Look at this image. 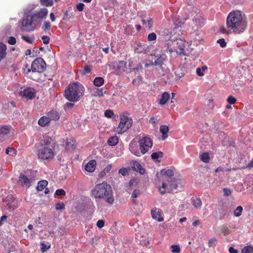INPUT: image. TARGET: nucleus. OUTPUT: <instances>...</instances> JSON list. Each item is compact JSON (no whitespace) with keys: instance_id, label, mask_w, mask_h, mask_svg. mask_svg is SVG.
<instances>
[{"instance_id":"f257e3e1","label":"nucleus","mask_w":253,"mask_h":253,"mask_svg":"<svg viewBox=\"0 0 253 253\" xmlns=\"http://www.w3.org/2000/svg\"><path fill=\"white\" fill-rule=\"evenodd\" d=\"M226 26L230 33L241 34L247 28V18L241 11H232L228 14L227 17Z\"/></svg>"},{"instance_id":"f03ea898","label":"nucleus","mask_w":253,"mask_h":253,"mask_svg":"<svg viewBox=\"0 0 253 253\" xmlns=\"http://www.w3.org/2000/svg\"><path fill=\"white\" fill-rule=\"evenodd\" d=\"M90 196L109 205H112L115 201L112 187L106 182L96 184L90 191Z\"/></svg>"},{"instance_id":"7ed1b4c3","label":"nucleus","mask_w":253,"mask_h":253,"mask_svg":"<svg viewBox=\"0 0 253 253\" xmlns=\"http://www.w3.org/2000/svg\"><path fill=\"white\" fill-rule=\"evenodd\" d=\"M51 138L48 136H44L43 139L37 146L36 153L38 158L41 161H50L53 159L55 154L53 147L50 145Z\"/></svg>"},{"instance_id":"20e7f679","label":"nucleus","mask_w":253,"mask_h":253,"mask_svg":"<svg viewBox=\"0 0 253 253\" xmlns=\"http://www.w3.org/2000/svg\"><path fill=\"white\" fill-rule=\"evenodd\" d=\"M84 89L83 85L79 82L70 84L65 90L66 98L71 102L78 101L84 94Z\"/></svg>"},{"instance_id":"39448f33","label":"nucleus","mask_w":253,"mask_h":253,"mask_svg":"<svg viewBox=\"0 0 253 253\" xmlns=\"http://www.w3.org/2000/svg\"><path fill=\"white\" fill-rule=\"evenodd\" d=\"M165 37L164 39L166 41H170L167 43V49L170 52H175L179 54L185 55L184 48L185 47V42L179 39L175 42L174 39H171V37L169 36L168 30H165L164 31Z\"/></svg>"},{"instance_id":"423d86ee","label":"nucleus","mask_w":253,"mask_h":253,"mask_svg":"<svg viewBox=\"0 0 253 253\" xmlns=\"http://www.w3.org/2000/svg\"><path fill=\"white\" fill-rule=\"evenodd\" d=\"M183 182L180 179H167L162 183V186L159 187V191L162 194L169 193L176 189L178 185L182 186Z\"/></svg>"},{"instance_id":"0eeeda50","label":"nucleus","mask_w":253,"mask_h":253,"mask_svg":"<svg viewBox=\"0 0 253 253\" xmlns=\"http://www.w3.org/2000/svg\"><path fill=\"white\" fill-rule=\"evenodd\" d=\"M132 124V120L130 118L126 116H122L121 117L120 122L115 131L118 134H122L128 130Z\"/></svg>"},{"instance_id":"6e6552de","label":"nucleus","mask_w":253,"mask_h":253,"mask_svg":"<svg viewBox=\"0 0 253 253\" xmlns=\"http://www.w3.org/2000/svg\"><path fill=\"white\" fill-rule=\"evenodd\" d=\"M28 12V11L25 10V13L26 16L22 19L21 22L22 30L26 32H31L34 30L37 24L34 22L32 19L31 15Z\"/></svg>"},{"instance_id":"1a4fd4ad","label":"nucleus","mask_w":253,"mask_h":253,"mask_svg":"<svg viewBox=\"0 0 253 253\" xmlns=\"http://www.w3.org/2000/svg\"><path fill=\"white\" fill-rule=\"evenodd\" d=\"M46 68V63L45 61L40 57L36 58L32 62L31 65V70L32 74L36 72L42 73Z\"/></svg>"},{"instance_id":"9d476101","label":"nucleus","mask_w":253,"mask_h":253,"mask_svg":"<svg viewBox=\"0 0 253 253\" xmlns=\"http://www.w3.org/2000/svg\"><path fill=\"white\" fill-rule=\"evenodd\" d=\"M153 146L152 140L148 136L142 138L139 141V149L142 155L146 154Z\"/></svg>"},{"instance_id":"9b49d317","label":"nucleus","mask_w":253,"mask_h":253,"mask_svg":"<svg viewBox=\"0 0 253 253\" xmlns=\"http://www.w3.org/2000/svg\"><path fill=\"white\" fill-rule=\"evenodd\" d=\"M48 10L46 8H42L30 14L32 19L37 24L46 19Z\"/></svg>"},{"instance_id":"f8f14e48","label":"nucleus","mask_w":253,"mask_h":253,"mask_svg":"<svg viewBox=\"0 0 253 253\" xmlns=\"http://www.w3.org/2000/svg\"><path fill=\"white\" fill-rule=\"evenodd\" d=\"M126 63L123 61H115L111 63L112 67L116 74H120L125 71Z\"/></svg>"},{"instance_id":"ddd939ff","label":"nucleus","mask_w":253,"mask_h":253,"mask_svg":"<svg viewBox=\"0 0 253 253\" xmlns=\"http://www.w3.org/2000/svg\"><path fill=\"white\" fill-rule=\"evenodd\" d=\"M36 91L35 89L30 87L25 88L20 92V95L26 99H32L35 96Z\"/></svg>"},{"instance_id":"4468645a","label":"nucleus","mask_w":253,"mask_h":253,"mask_svg":"<svg viewBox=\"0 0 253 253\" xmlns=\"http://www.w3.org/2000/svg\"><path fill=\"white\" fill-rule=\"evenodd\" d=\"M11 128V127L9 126H0V142L6 139Z\"/></svg>"},{"instance_id":"2eb2a0df","label":"nucleus","mask_w":253,"mask_h":253,"mask_svg":"<svg viewBox=\"0 0 253 253\" xmlns=\"http://www.w3.org/2000/svg\"><path fill=\"white\" fill-rule=\"evenodd\" d=\"M18 181L23 187L28 188L31 185L32 180L23 174H21Z\"/></svg>"},{"instance_id":"dca6fc26","label":"nucleus","mask_w":253,"mask_h":253,"mask_svg":"<svg viewBox=\"0 0 253 253\" xmlns=\"http://www.w3.org/2000/svg\"><path fill=\"white\" fill-rule=\"evenodd\" d=\"M129 149L131 153L133 155L140 157L142 155L141 150L138 148L137 142L135 141H131L129 145Z\"/></svg>"},{"instance_id":"f3484780","label":"nucleus","mask_w":253,"mask_h":253,"mask_svg":"<svg viewBox=\"0 0 253 253\" xmlns=\"http://www.w3.org/2000/svg\"><path fill=\"white\" fill-rule=\"evenodd\" d=\"M96 162L94 160H91L89 161L85 166V170L89 172H93L96 168Z\"/></svg>"},{"instance_id":"a211bd4d","label":"nucleus","mask_w":253,"mask_h":253,"mask_svg":"<svg viewBox=\"0 0 253 253\" xmlns=\"http://www.w3.org/2000/svg\"><path fill=\"white\" fill-rule=\"evenodd\" d=\"M156 57H157V59L154 62L155 66H162L167 59V56L164 53L158 55Z\"/></svg>"},{"instance_id":"6ab92c4d","label":"nucleus","mask_w":253,"mask_h":253,"mask_svg":"<svg viewBox=\"0 0 253 253\" xmlns=\"http://www.w3.org/2000/svg\"><path fill=\"white\" fill-rule=\"evenodd\" d=\"M159 174L158 173H157V177H159ZM160 175H163L164 176H167L165 179L167 180V179H172L170 177L173 175V171L171 169H163L161 170L160 173Z\"/></svg>"},{"instance_id":"aec40b11","label":"nucleus","mask_w":253,"mask_h":253,"mask_svg":"<svg viewBox=\"0 0 253 253\" xmlns=\"http://www.w3.org/2000/svg\"><path fill=\"white\" fill-rule=\"evenodd\" d=\"M90 92L92 95L98 97H102L104 96V94L106 93V91H103V88L96 87L92 88Z\"/></svg>"},{"instance_id":"412c9836","label":"nucleus","mask_w":253,"mask_h":253,"mask_svg":"<svg viewBox=\"0 0 253 253\" xmlns=\"http://www.w3.org/2000/svg\"><path fill=\"white\" fill-rule=\"evenodd\" d=\"M152 217L153 219L158 221H163V218L161 217L160 211L159 209H154L151 210V211Z\"/></svg>"},{"instance_id":"4be33fe9","label":"nucleus","mask_w":253,"mask_h":253,"mask_svg":"<svg viewBox=\"0 0 253 253\" xmlns=\"http://www.w3.org/2000/svg\"><path fill=\"white\" fill-rule=\"evenodd\" d=\"M147 46L140 42L138 43L134 48L135 53H140L146 51Z\"/></svg>"},{"instance_id":"5701e85b","label":"nucleus","mask_w":253,"mask_h":253,"mask_svg":"<svg viewBox=\"0 0 253 253\" xmlns=\"http://www.w3.org/2000/svg\"><path fill=\"white\" fill-rule=\"evenodd\" d=\"M6 45L0 42V62L6 57Z\"/></svg>"},{"instance_id":"b1692460","label":"nucleus","mask_w":253,"mask_h":253,"mask_svg":"<svg viewBox=\"0 0 253 253\" xmlns=\"http://www.w3.org/2000/svg\"><path fill=\"white\" fill-rule=\"evenodd\" d=\"M169 128L168 126L166 125H162L160 128V131L162 133V139L164 140L168 137V132H169Z\"/></svg>"},{"instance_id":"393cba45","label":"nucleus","mask_w":253,"mask_h":253,"mask_svg":"<svg viewBox=\"0 0 253 253\" xmlns=\"http://www.w3.org/2000/svg\"><path fill=\"white\" fill-rule=\"evenodd\" d=\"M132 169L139 172L140 174H143L145 173V169L142 168L141 165L137 162H134L132 164Z\"/></svg>"},{"instance_id":"a878e982","label":"nucleus","mask_w":253,"mask_h":253,"mask_svg":"<svg viewBox=\"0 0 253 253\" xmlns=\"http://www.w3.org/2000/svg\"><path fill=\"white\" fill-rule=\"evenodd\" d=\"M50 121L49 120V118L47 117V115L45 116H43L41 117L39 121L38 124L41 126H45L47 125H48L50 123Z\"/></svg>"},{"instance_id":"bb28decb","label":"nucleus","mask_w":253,"mask_h":253,"mask_svg":"<svg viewBox=\"0 0 253 253\" xmlns=\"http://www.w3.org/2000/svg\"><path fill=\"white\" fill-rule=\"evenodd\" d=\"M47 117L49 118L50 121H57L59 119V114L55 110H52L47 113Z\"/></svg>"},{"instance_id":"cd10ccee","label":"nucleus","mask_w":253,"mask_h":253,"mask_svg":"<svg viewBox=\"0 0 253 253\" xmlns=\"http://www.w3.org/2000/svg\"><path fill=\"white\" fill-rule=\"evenodd\" d=\"M191 203L192 204V205L197 209H201L202 205V202L201 200L199 198L197 197H193L191 199Z\"/></svg>"},{"instance_id":"c85d7f7f","label":"nucleus","mask_w":253,"mask_h":253,"mask_svg":"<svg viewBox=\"0 0 253 253\" xmlns=\"http://www.w3.org/2000/svg\"><path fill=\"white\" fill-rule=\"evenodd\" d=\"M170 98V94L167 92H165L163 93L162 95V97L160 100L159 103L160 104L163 105L166 104V103L168 101V100Z\"/></svg>"},{"instance_id":"c756f323","label":"nucleus","mask_w":253,"mask_h":253,"mask_svg":"<svg viewBox=\"0 0 253 253\" xmlns=\"http://www.w3.org/2000/svg\"><path fill=\"white\" fill-rule=\"evenodd\" d=\"M48 182L46 180H42L38 182L37 189L38 191H42L47 185Z\"/></svg>"},{"instance_id":"7c9ffc66","label":"nucleus","mask_w":253,"mask_h":253,"mask_svg":"<svg viewBox=\"0 0 253 253\" xmlns=\"http://www.w3.org/2000/svg\"><path fill=\"white\" fill-rule=\"evenodd\" d=\"M118 143V138L116 136H113L108 140V144L110 146H115Z\"/></svg>"},{"instance_id":"2f4dec72","label":"nucleus","mask_w":253,"mask_h":253,"mask_svg":"<svg viewBox=\"0 0 253 253\" xmlns=\"http://www.w3.org/2000/svg\"><path fill=\"white\" fill-rule=\"evenodd\" d=\"M104 83V79L102 77H96L94 79L93 84L96 86H100Z\"/></svg>"},{"instance_id":"473e14b6","label":"nucleus","mask_w":253,"mask_h":253,"mask_svg":"<svg viewBox=\"0 0 253 253\" xmlns=\"http://www.w3.org/2000/svg\"><path fill=\"white\" fill-rule=\"evenodd\" d=\"M6 154L11 156H15L17 154V150L12 147H7L5 150Z\"/></svg>"},{"instance_id":"72a5a7b5","label":"nucleus","mask_w":253,"mask_h":253,"mask_svg":"<svg viewBox=\"0 0 253 253\" xmlns=\"http://www.w3.org/2000/svg\"><path fill=\"white\" fill-rule=\"evenodd\" d=\"M242 211L243 208L242 206H239L233 211V213L235 216L239 217L241 215Z\"/></svg>"},{"instance_id":"f704fd0d","label":"nucleus","mask_w":253,"mask_h":253,"mask_svg":"<svg viewBox=\"0 0 253 253\" xmlns=\"http://www.w3.org/2000/svg\"><path fill=\"white\" fill-rule=\"evenodd\" d=\"M201 160L204 163H208L210 160L209 154L208 153H203L201 155Z\"/></svg>"},{"instance_id":"c9c22d12","label":"nucleus","mask_w":253,"mask_h":253,"mask_svg":"<svg viewBox=\"0 0 253 253\" xmlns=\"http://www.w3.org/2000/svg\"><path fill=\"white\" fill-rule=\"evenodd\" d=\"M22 39L29 43H32L34 42L35 38L34 36H22Z\"/></svg>"},{"instance_id":"e433bc0d","label":"nucleus","mask_w":253,"mask_h":253,"mask_svg":"<svg viewBox=\"0 0 253 253\" xmlns=\"http://www.w3.org/2000/svg\"><path fill=\"white\" fill-rule=\"evenodd\" d=\"M194 21L196 25L199 27H201L204 23V20L199 16H197V18L194 19Z\"/></svg>"},{"instance_id":"4c0bfd02","label":"nucleus","mask_w":253,"mask_h":253,"mask_svg":"<svg viewBox=\"0 0 253 253\" xmlns=\"http://www.w3.org/2000/svg\"><path fill=\"white\" fill-rule=\"evenodd\" d=\"M241 253H253V247L251 246L245 247L242 249Z\"/></svg>"},{"instance_id":"58836bf2","label":"nucleus","mask_w":253,"mask_h":253,"mask_svg":"<svg viewBox=\"0 0 253 253\" xmlns=\"http://www.w3.org/2000/svg\"><path fill=\"white\" fill-rule=\"evenodd\" d=\"M42 5L49 6L53 4V0H40Z\"/></svg>"},{"instance_id":"ea45409f","label":"nucleus","mask_w":253,"mask_h":253,"mask_svg":"<svg viewBox=\"0 0 253 253\" xmlns=\"http://www.w3.org/2000/svg\"><path fill=\"white\" fill-rule=\"evenodd\" d=\"M162 155L161 152H154L151 154V158L154 160H157L159 158L162 157Z\"/></svg>"},{"instance_id":"a19ab883","label":"nucleus","mask_w":253,"mask_h":253,"mask_svg":"<svg viewBox=\"0 0 253 253\" xmlns=\"http://www.w3.org/2000/svg\"><path fill=\"white\" fill-rule=\"evenodd\" d=\"M171 251L173 253H178L180 252V249L178 245H173L170 247Z\"/></svg>"},{"instance_id":"79ce46f5","label":"nucleus","mask_w":253,"mask_h":253,"mask_svg":"<svg viewBox=\"0 0 253 253\" xmlns=\"http://www.w3.org/2000/svg\"><path fill=\"white\" fill-rule=\"evenodd\" d=\"M51 25L49 22L45 21L44 22L42 26V29L44 31H47L50 29Z\"/></svg>"},{"instance_id":"37998d69","label":"nucleus","mask_w":253,"mask_h":253,"mask_svg":"<svg viewBox=\"0 0 253 253\" xmlns=\"http://www.w3.org/2000/svg\"><path fill=\"white\" fill-rule=\"evenodd\" d=\"M154 21L151 18H147V24H146V27L149 29H152Z\"/></svg>"},{"instance_id":"c03bdc74","label":"nucleus","mask_w":253,"mask_h":253,"mask_svg":"<svg viewBox=\"0 0 253 253\" xmlns=\"http://www.w3.org/2000/svg\"><path fill=\"white\" fill-rule=\"evenodd\" d=\"M157 36L154 33L149 34L147 37V40L149 42L154 41L156 40Z\"/></svg>"},{"instance_id":"a18cd8bd","label":"nucleus","mask_w":253,"mask_h":253,"mask_svg":"<svg viewBox=\"0 0 253 253\" xmlns=\"http://www.w3.org/2000/svg\"><path fill=\"white\" fill-rule=\"evenodd\" d=\"M160 119L158 117H152L149 120V123L154 125H156L159 121Z\"/></svg>"},{"instance_id":"49530a36","label":"nucleus","mask_w":253,"mask_h":253,"mask_svg":"<svg viewBox=\"0 0 253 253\" xmlns=\"http://www.w3.org/2000/svg\"><path fill=\"white\" fill-rule=\"evenodd\" d=\"M216 239L215 238H212L209 241L208 245L210 247H214L216 245Z\"/></svg>"},{"instance_id":"de8ad7c7","label":"nucleus","mask_w":253,"mask_h":253,"mask_svg":"<svg viewBox=\"0 0 253 253\" xmlns=\"http://www.w3.org/2000/svg\"><path fill=\"white\" fill-rule=\"evenodd\" d=\"M105 116L108 118H111L114 116V113L110 110H107L104 113Z\"/></svg>"},{"instance_id":"09e8293b","label":"nucleus","mask_w":253,"mask_h":253,"mask_svg":"<svg viewBox=\"0 0 253 253\" xmlns=\"http://www.w3.org/2000/svg\"><path fill=\"white\" fill-rule=\"evenodd\" d=\"M65 209V205L63 203L60 202L56 205L55 209L58 210H63Z\"/></svg>"},{"instance_id":"8fccbe9b","label":"nucleus","mask_w":253,"mask_h":253,"mask_svg":"<svg viewBox=\"0 0 253 253\" xmlns=\"http://www.w3.org/2000/svg\"><path fill=\"white\" fill-rule=\"evenodd\" d=\"M91 68L89 66H85L82 71V73L84 75L88 74L90 72Z\"/></svg>"},{"instance_id":"3c124183","label":"nucleus","mask_w":253,"mask_h":253,"mask_svg":"<svg viewBox=\"0 0 253 253\" xmlns=\"http://www.w3.org/2000/svg\"><path fill=\"white\" fill-rule=\"evenodd\" d=\"M7 42L10 45H14L16 42V40L14 37H10Z\"/></svg>"},{"instance_id":"603ef678","label":"nucleus","mask_w":253,"mask_h":253,"mask_svg":"<svg viewBox=\"0 0 253 253\" xmlns=\"http://www.w3.org/2000/svg\"><path fill=\"white\" fill-rule=\"evenodd\" d=\"M221 47H224L226 45V42L224 39H220L217 42Z\"/></svg>"},{"instance_id":"864d4df0","label":"nucleus","mask_w":253,"mask_h":253,"mask_svg":"<svg viewBox=\"0 0 253 253\" xmlns=\"http://www.w3.org/2000/svg\"><path fill=\"white\" fill-rule=\"evenodd\" d=\"M119 173L121 175L125 176L127 173V169L126 168H122V169H119Z\"/></svg>"},{"instance_id":"5fc2aeb1","label":"nucleus","mask_w":253,"mask_h":253,"mask_svg":"<svg viewBox=\"0 0 253 253\" xmlns=\"http://www.w3.org/2000/svg\"><path fill=\"white\" fill-rule=\"evenodd\" d=\"M65 191L63 189H57L55 191V195L58 196H64L65 195Z\"/></svg>"},{"instance_id":"6e6d98bb","label":"nucleus","mask_w":253,"mask_h":253,"mask_svg":"<svg viewBox=\"0 0 253 253\" xmlns=\"http://www.w3.org/2000/svg\"><path fill=\"white\" fill-rule=\"evenodd\" d=\"M236 99L235 97L230 96L227 98V101L229 104H233L236 102Z\"/></svg>"},{"instance_id":"4d7b16f0","label":"nucleus","mask_w":253,"mask_h":253,"mask_svg":"<svg viewBox=\"0 0 253 253\" xmlns=\"http://www.w3.org/2000/svg\"><path fill=\"white\" fill-rule=\"evenodd\" d=\"M42 39L44 44H48L49 42V38L47 36H43L42 37Z\"/></svg>"},{"instance_id":"13d9d810","label":"nucleus","mask_w":253,"mask_h":253,"mask_svg":"<svg viewBox=\"0 0 253 253\" xmlns=\"http://www.w3.org/2000/svg\"><path fill=\"white\" fill-rule=\"evenodd\" d=\"M104 223L105 222L103 220H99L97 222L96 225L98 228H101L104 226Z\"/></svg>"},{"instance_id":"bf43d9fd","label":"nucleus","mask_w":253,"mask_h":253,"mask_svg":"<svg viewBox=\"0 0 253 253\" xmlns=\"http://www.w3.org/2000/svg\"><path fill=\"white\" fill-rule=\"evenodd\" d=\"M84 4L83 3H79L77 5V8L79 11H82L84 8Z\"/></svg>"},{"instance_id":"052dcab7","label":"nucleus","mask_w":253,"mask_h":253,"mask_svg":"<svg viewBox=\"0 0 253 253\" xmlns=\"http://www.w3.org/2000/svg\"><path fill=\"white\" fill-rule=\"evenodd\" d=\"M220 32H221L222 33H227V34L231 33L229 32V31L228 30V29H227L224 27H221L220 28Z\"/></svg>"},{"instance_id":"680f3d73","label":"nucleus","mask_w":253,"mask_h":253,"mask_svg":"<svg viewBox=\"0 0 253 253\" xmlns=\"http://www.w3.org/2000/svg\"><path fill=\"white\" fill-rule=\"evenodd\" d=\"M224 194L225 196H229L231 194V191L228 188H224L223 189Z\"/></svg>"},{"instance_id":"e2e57ef3","label":"nucleus","mask_w":253,"mask_h":253,"mask_svg":"<svg viewBox=\"0 0 253 253\" xmlns=\"http://www.w3.org/2000/svg\"><path fill=\"white\" fill-rule=\"evenodd\" d=\"M196 73L199 76H202L204 75V74L203 73V71L202 69L200 68H198L196 69Z\"/></svg>"},{"instance_id":"0e129e2a","label":"nucleus","mask_w":253,"mask_h":253,"mask_svg":"<svg viewBox=\"0 0 253 253\" xmlns=\"http://www.w3.org/2000/svg\"><path fill=\"white\" fill-rule=\"evenodd\" d=\"M74 145V141L72 140V142L70 141V142H67V144L66 145V148L68 149L72 148Z\"/></svg>"},{"instance_id":"69168bd1","label":"nucleus","mask_w":253,"mask_h":253,"mask_svg":"<svg viewBox=\"0 0 253 253\" xmlns=\"http://www.w3.org/2000/svg\"><path fill=\"white\" fill-rule=\"evenodd\" d=\"M138 195H139V191H137V190H135L133 191L131 196L132 198H136Z\"/></svg>"},{"instance_id":"338daca9","label":"nucleus","mask_w":253,"mask_h":253,"mask_svg":"<svg viewBox=\"0 0 253 253\" xmlns=\"http://www.w3.org/2000/svg\"><path fill=\"white\" fill-rule=\"evenodd\" d=\"M229 252L230 253H238V250L235 249L233 247H231L229 249Z\"/></svg>"},{"instance_id":"774afa93","label":"nucleus","mask_w":253,"mask_h":253,"mask_svg":"<svg viewBox=\"0 0 253 253\" xmlns=\"http://www.w3.org/2000/svg\"><path fill=\"white\" fill-rule=\"evenodd\" d=\"M144 245L148 247L150 245V240L149 238H145L144 242Z\"/></svg>"}]
</instances>
